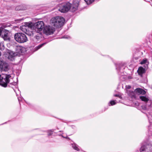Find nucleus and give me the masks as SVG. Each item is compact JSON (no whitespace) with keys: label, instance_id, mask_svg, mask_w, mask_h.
Segmentation results:
<instances>
[{"label":"nucleus","instance_id":"nucleus-1","mask_svg":"<svg viewBox=\"0 0 152 152\" xmlns=\"http://www.w3.org/2000/svg\"><path fill=\"white\" fill-rule=\"evenodd\" d=\"M44 27L43 22L38 21L35 23L31 22L25 23L20 28L27 34L37 37L42 35V31Z\"/></svg>","mask_w":152,"mask_h":152},{"label":"nucleus","instance_id":"nucleus-2","mask_svg":"<svg viewBox=\"0 0 152 152\" xmlns=\"http://www.w3.org/2000/svg\"><path fill=\"white\" fill-rule=\"evenodd\" d=\"M79 1L78 0H73L72 4L69 2L58 5V10L61 12H67L69 10L74 12L78 9Z\"/></svg>","mask_w":152,"mask_h":152},{"label":"nucleus","instance_id":"nucleus-3","mask_svg":"<svg viewBox=\"0 0 152 152\" xmlns=\"http://www.w3.org/2000/svg\"><path fill=\"white\" fill-rule=\"evenodd\" d=\"M64 22V18L60 16H57L52 18L50 21L51 25L56 28H59L62 26Z\"/></svg>","mask_w":152,"mask_h":152},{"label":"nucleus","instance_id":"nucleus-4","mask_svg":"<svg viewBox=\"0 0 152 152\" xmlns=\"http://www.w3.org/2000/svg\"><path fill=\"white\" fill-rule=\"evenodd\" d=\"M12 77L10 75H0V85L2 86L6 87Z\"/></svg>","mask_w":152,"mask_h":152},{"label":"nucleus","instance_id":"nucleus-5","mask_svg":"<svg viewBox=\"0 0 152 152\" xmlns=\"http://www.w3.org/2000/svg\"><path fill=\"white\" fill-rule=\"evenodd\" d=\"M14 39L19 43H23L26 42L28 39L26 35L22 33H18L15 34Z\"/></svg>","mask_w":152,"mask_h":152},{"label":"nucleus","instance_id":"nucleus-6","mask_svg":"<svg viewBox=\"0 0 152 152\" xmlns=\"http://www.w3.org/2000/svg\"><path fill=\"white\" fill-rule=\"evenodd\" d=\"M55 31L54 28L49 25L45 26L43 29V33L47 35L53 34Z\"/></svg>","mask_w":152,"mask_h":152},{"label":"nucleus","instance_id":"nucleus-7","mask_svg":"<svg viewBox=\"0 0 152 152\" xmlns=\"http://www.w3.org/2000/svg\"><path fill=\"white\" fill-rule=\"evenodd\" d=\"M9 69L8 64L0 59V72L7 71Z\"/></svg>","mask_w":152,"mask_h":152},{"label":"nucleus","instance_id":"nucleus-8","mask_svg":"<svg viewBox=\"0 0 152 152\" xmlns=\"http://www.w3.org/2000/svg\"><path fill=\"white\" fill-rule=\"evenodd\" d=\"M11 33L8 30H4L3 31V34L1 35V37L5 41H10Z\"/></svg>","mask_w":152,"mask_h":152},{"label":"nucleus","instance_id":"nucleus-9","mask_svg":"<svg viewBox=\"0 0 152 152\" xmlns=\"http://www.w3.org/2000/svg\"><path fill=\"white\" fill-rule=\"evenodd\" d=\"M15 49L16 53L20 54L24 53L26 51V50L24 48L20 46H16Z\"/></svg>","mask_w":152,"mask_h":152},{"label":"nucleus","instance_id":"nucleus-10","mask_svg":"<svg viewBox=\"0 0 152 152\" xmlns=\"http://www.w3.org/2000/svg\"><path fill=\"white\" fill-rule=\"evenodd\" d=\"M17 55V54L15 52L10 51L8 52V58L9 60L13 61L14 60L15 56Z\"/></svg>","mask_w":152,"mask_h":152},{"label":"nucleus","instance_id":"nucleus-11","mask_svg":"<svg viewBox=\"0 0 152 152\" xmlns=\"http://www.w3.org/2000/svg\"><path fill=\"white\" fill-rule=\"evenodd\" d=\"M134 92L138 94H145L146 93V92L144 90L140 88L136 89L135 90Z\"/></svg>","mask_w":152,"mask_h":152},{"label":"nucleus","instance_id":"nucleus-12","mask_svg":"<svg viewBox=\"0 0 152 152\" xmlns=\"http://www.w3.org/2000/svg\"><path fill=\"white\" fill-rule=\"evenodd\" d=\"M148 146V145H147ZM147 146L143 145L141 147L140 151V152H149L148 148H147Z\"/></svg>","mask_w":152,"mask_h":152},{"label":"nucleus","instance_id":"nucleus-13","mask_svg":"<svg viewBox=\"0 0 152 152\" xmlns=\"http://www.w3.org/2000/svg\"><path fill=\"white\" fill-rule=\"evenodd\" d=\"M145 71V69L141 67H140L137 70V72L140 75H142V74L144 73Z\"/></svg>","mask_w":152,"mask_h":152},{"label":"nucleus","instance_id":"nucleus-14","mask_svg":"<svg viewBox=\"0 0 152 152\" xmlns=\"http://www.w3.org/2000/svg\"><path fill=\"white\" fill-rule=\"evenodd\" d=\"M140 99L142 101L145 102H147L149 100L148 97L145 96H140Z\"/></svg>","mask_w":152,"mask_h":152},{"label":"nucleus","instance_id":"nucleus-15","mask_svg":"<svg viewBox=\"0 0 152 152\" xmlns=\"http://www.w3.org/2000/svg\"><path fill=\"white\" fill-rule=\"evenodd\" d=\"M140 64H146V65L145 66V68H146L147 67V64H148V62H147V60L146 59H144L143 60L140 62Z\"/></svg>","mask_w":152,"mask_h":152},{"label":"nucleus","instance_id":"nucleus-16","mask_svg":"<svg viewBox=\"0 0 152 152\" xmlns=\"http://www.w3.org/2000/svg\"><path fill=\"white\" fill-rule=\"evenodd\" d=\"M72 146L74 149L77 151H80L79 149L77 147V145L75 144V143H73V144H72Z\"/></svg>","mask_w":152,"mask_h":152},{"label":"nucleus","instance_id":"nucleus-17","mask_svg":"<svg viewBox=\"0 0 152 152\" xmlns=\"http://www.w3.org/2000/svg\"><path fill=\"white\" fill-rule=\"evenodd\" d=\"M88 4H90L93 2L94 0H84Z\"/></svg>","mask_w":152,"mask_h":152},{"label":"nucleus","instance_id":"nucleus-18","mask_svg":"<svg viewBox=\"0 0 152 152\" xmlns=\"http://www.w3.org/2000/svg\"><path fill=\"white\" fill-rule=\"evenodd\" d=\"M53 130H50L47 131V132L48 133V135L50 136L52 135L53 134Z\"/></svg>","mask_w":152,"mask_h":152},{"label":"nucleus","instance_id":"nucleus-19","mask_svg":"<svg viewBox=\"0 0 152 152\" xmlns=\"http://www.w3.org/2000/svg\"><path fill=\"white\" fill-rule=\"evenodd\" d=\"M45 44L44 43L42 44H41L40 45H39L38 46L36 47L35 48V50H38L41 47H42Z\"/></svg>","mask_w":152,"mask_h":152},{"label":"nucleus","instance_id":"nucleus-20","mask_svg":"<svg viewBox=\"0 0 152 152\" xmlns=\"http://www.w3.org/2000/svg\"><path fill=\"white\" fill-rule=\"evenodd\" d=\"M110 103L111 105H113L116 104V100H112L110 101Z\"/></svg>","mask_w":152,"mask_h":152},{"label":"nucleus","instance_id":"nucleus-21","mask_svg":"<svg viewBox=\"0 0 152 152\" xmlns=\"http://www.w3.org/2000/svg\"><path fill=\"white\" fill-rule=\"evenodd\" d=\"M131 88V86L129 85H126V89H129Z\"/></svg>","mask_w":152,"mask_h":152},{"label":"nucleus","instance_id":"nucleus-22","mask_svg":"<svg viewBox=\"0 0 152 152\" xmlns=\"http://www.w3.org/2000/svg\"><path fill=\"white\" fill-rule=\"evenodd\" d=\"M16 7L15 9L16 10H21V8H18V7Z\"/></svg>","mask_w":152,"mask_h":152},{"label":"nucleus","instance_id":"nucleus-23","mask_svg":"<svg viewBox=\"0 0 152 152\" xmlns=\"http://www.w3.org/2000/svg\"><path fill=\"white\" fill-rule=\"evenodd\" d=\"M4 47V45L3 44V43H0V49H1V47Z\"/></svg>","mask_w":152,"mask_h":152},{"label":"nucleus","instance_id":"nucleus-24","mask_svg":"<svg viewBox=\"0 0 152 152\" xmlns=\"http://www.w3.org/2000/svg\"><path fill=\"white\" fill-rule=\"evenodd\" d=\"M69 37L67 36H64L63 37V38H66V39H68Z\"/></svg>","mask_w":152,"mask_h":152},{"label":"nucleus","instance_id":"nucleus-25","mask_svg":"<svg viewBox=\"0 0 152 152\" xmlns=\"http://www.w3.org/2000/svg\"><path fill=\"white\" fill-rule=\"evenodd\" d=\"M10 84H12V85H16L17 83H16L15 82H14V83H10Z\"/></svg>","mask_w":152,"mask_h":152},{"label":"nucleus","instance_id":"nucleus-26","mask_svg":"<svg viewBox=\"0 0 152 152\" xmlns=\"http://www.w3.org/2000/svg\"><path fill=\"white\" fill-rule=\"evenodd\" d=\"M61 136H62V137H64V138H66V139H69V137H64V136H63V135H61Z\"/></svg>","mask_w":152,"mask_h":152},{"label":"nucleus","instance_id":"nucleus-27","mask_svg":"<svg viewBox=\"0 0 152 152\" xmlns=\"http://www.w3.org/2000/svg\"><path fill=\"white\" fill-rule=\"evenodd\" d=\"M62 1V0H57V1L58 2H60L61 1Z\"/></svg>","mask_w":152,"mask_h":152},{"label":"nucleus","instance_id":"nucleus-28","mask_svg":"<svg viewBox=\"0 0 152 152\" xmlns=\"http://www.w3.org/2000/svg\"><path fill=\"white\" fill-rule=\"evenodd\" d=\"M114 96H118V95L117 94H115V95H114Z\"/></svg>","mask_w":152,"mask_h":152},{"label":"nucleus","instance_id":"nucleus-29","mask_svg":"<svg viewBox=\"0 0 152 152\" xmlns=\"http://www.w3.org/2000/svg\"><path fill=\"white\" fill-rule=\"evenodd\" d=\"M1 56V52H0V56Z\"/></svg>","mask_w":152,"mask_h":152}]
</instances>
